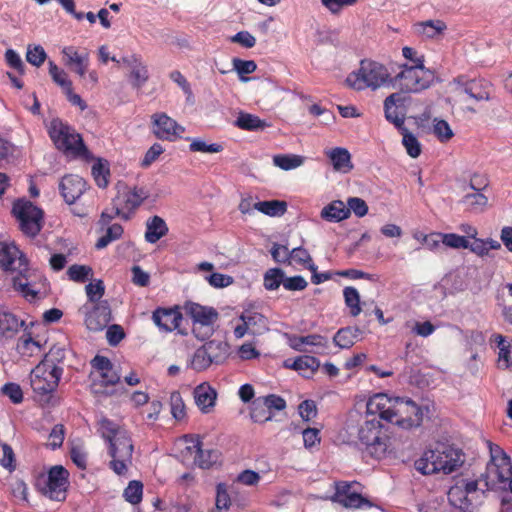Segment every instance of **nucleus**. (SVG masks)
I'll list each match as a JSON object with an SVG mask.
<instances>
[{
	"instance_id": "ea45409f",
	"label": "nucleus",
	"mask_w": 512,
	"mask_h": 512,
	"mask_svg": "<svg viewBox=\"0 0 512 512\" xmlns=\"http://www.w3.org/2000/svg\"><path fill=\"white\" fill-rule=\"evenodd\" d=\"M473 240L472 243L468 241L467 249L481 257L488 255L489 250H497L501 247L498 241L490 238L486 240L475 238Z\"/></svg>"
},
{
	"instance_id": "412c9836",
	"label": "nucleus",
	"mask_w": 512,
	"mask_h": 512,
	"mask_svg": "<svg viewBox=\"0 0 512 512\" xmlns=\"http://www.w3.org/2000/svg\"><path fill=\"white\" fill-rule=\"evenodd\" d=\"M121 62L130 69V81L134 88L140 89L149 79V71L143 63L141 55L131 54L124 56Z\"/></svg>"
},
{
	"instance_id": "bb28decb",
	"label": "nucleus",
	"mask_w": 512,
	"mask_h": 512,
	"mask_svg": "<svg viewBox=\"0 0 512 512\" xmlns=\"http://www.w3.org/2000/svg\"><path fill=\"white\" fill-rule=\"evenodd\" d=\"M24 324L14 313L0 310V339H12Z\"/></svg>"
},
{
	"instance_id": "b1692460",
	"label": "nucleus",
	"mask_w": 512,
	"mask_h": 512,
	"mask_svg": "<svg viewBox=\"0 0 512 512\" xmlns=\"http://www.w3.org/2000/svg\"><path fill=\"white\" fill-rule=\"evenodd\" d=\"M65 64L71 67L80 77H84L89 66V53L79 52L74 46H66L62 49Z\"/></svg>"
},
{
	"instance_id": "423d86ee",
	"label": "nucleus",
	"mask_w": 512,
	"mask_h": 512,
	"mask_svg": "<svg viewBox=\"0 0 512 512\" xmlns=\"http://www.w3.org/2000/svg\"><path fill=\"white\" fill-rule=\"evenodd\" d=\"M349 87L361 91L366 88L373 90L384 85H391V76L385 65L370 60H361L359 69L346 78Z\"/></svg>"
},
{
	"instance_id": "6e6d98bb",
	"label": "nucleus",
	"mask_w": 512,
	"mask_h": 512,
	"mask_svg": "<svg viewBox=\"0 0 512 512\" xmlns=\"http://www.w3.org/2000/svg\"><path fill=\"white\" fill-rule=\"evenodd\" d=\"M171 414L176 420H182L186 416L185 403L179 391L170 394Z\"/></svg>"
},
{
	"instance_id": "5701e85b",
	"label": "nucleus",
	"mask_w": 512,
	"mask_h": 512,
	"mask_svg": "<svg viewBox=\"0 0 512 512\" xmlns=\"http://www.w3.org/2000/svg\"><path fill=\"white\" fill-rule=\"evenodd\" d=\"M404 100L400 93H392L384 100L385 118L393 123L398 130L405 127V115L399 111V108L404 104Z\"/></svg>"
},
{
	"instance_id": "2f4dec72",
	"label": "nucleus",
	"mask_w": 512,
	"mask_h": 512,
	"mask_svg": "<svg viewBox=\"0 0 512 512\" xmlns=\"http://www.w3.org/2000/svg\"><path fill=\"white\" fill-rule=\"evenodd\" d=\"M17 352L23 358H31L42 354V345L31 334H23L17 341Z\"/></svg>"
},
{
	"instance_id": "5fc2aeb1",
	"label": "nucleus",
	"mask_w": 512,
	"mask_h": 512,
	"mask_svg": "<svg viewBox=\"0 0 512 512\" xmlns=\"http://www.w3.org/2000/svg\"><path fill=\"white\" fill-rule=\"evenodd\" d=\"M67 275L74 282L84 283L93 275V270L90 266L73 264L68 268Z\"/></svg>"
},
{
	"instance_id": "20e7f679",
	"label": "nucleus",
	"mask_w": 512,
	"mask_h": 512,
	"mask_svg": "<svg viewBox=\"0 0 512 512\" xmlns=\"http://www.w3.org/2000/svg\"><path fill=\"white\" fill-rule=\"evenodd\" d=\"M98 425L99 433L108 443V454L111 457L109 468L118 476H126L132 466L134 452L130 434L106 417L101 418Z\"/></svg>"
},
{
	"instance_id": "aec40b11",
	"label": "nucleus",
	"mask_w": 512,
	"mask_h": 512,
	"mask_svg": "<svg viewBox=\"0 0 512 512\" xmlns=\"http://www.w3.org/2000/svg\"><path fill=\"white\" fill-rule=\"evenodd\" d=\"M92 308L85 317V324L91 331H101L108 326L112 319L110 305L107 300L92 303Z\"/></svg>"
},
{
	"instance_id": "4468645a",
	"label": "nucleus",
	"mask_w": 512,
	"mask_h": 512,
	"mask_svg": "<svg viewBox=\"0 0 512 512\" xmlns=\"http://www.w3.org/2000/svg\"><path fill=\"white\" fill-rule=\"evenodd\" d=\"M151 118L153 133L160 140L174 142L181 138L185 131L183 126L178 124L166 113H155Z\"/></svg>"
},
{
	"instance_id": "4be33fe9",
	"label": "nucleus",
	"mask_w": 512,
	"mask_h": 512,
	"mask_svg": "<svg viewBox=\"0 0 512 512\" xmlns=\"http://www.w3.org/2000/svg\"><path fill=\"white\" fill-rule=\"evenodd\" d=\"M183 309L192 319L193 324H215L219 318V314L215 308L203 306L195 302H186Z\"/></svg>"
},
{
	"instance_id": "37998d69",
	"label": "nucleus",
	"mask_w": 512,
	"mask_h": 512,
	"mask_svg": "<svg viewBox=\"0 0 512 512\" xmlns=\"http://www.w3.org/2000/svg\"><path fill=\"white\" fill-rule=\"evenodd\" d=\"M292 264L302 266L308 270H314L315 265L310 253L303 247H296L290 251V265Z\"/></svg>"
},
{
	"instance_id": "864d4df0",
	"label": "nucleus",
	"mask_w": 512,
	"mask_h": 512,
	"mask_svg": "<svg viewBox=\"0 0 512 512\" xmlns=\"http://www.w3.org/2000/svg\"><path fill=\"white\" fill-rule=\"evenodd\" d=\"M49 74L52 80L59 85L64 92L73 87L71 80L68 78V74L63 69H60L53 61L49 62Z\"/></svg>"
},
{
	"instance_id": "58836bf2",
	"label": "nucleus",
	"mask_w": 512,
	"mask_h": 512,
	"mask_svg": "<svg viewBox=\"0 0 512 512\" xmlns=\"http://www.w3.org/2000/svg\"><path fill=\"white\" fill-rule=\"evenodd\" d=\"M67 350L59 345H53L49 351L45 354L42 362L48 364L49 366L60 369V372L63 373L65 360H66Z\"/></svg>"
},
{
	"instance_id": "393cba45",
	"label": "nucleus",
	"mask_w": 512,
	"mask_h": 512,
	"mask_svg": "<svg viewBox=\"0 0 512 512\" xmlns=\"http://www.w3.org/2000/svg\"><path fill=\"white\" fill-rule=\"evenodd\" d=\"M284 366L298 371L302 376L310 378L320 367V361L310 355L299 356L294 360L287 359Z\"/></svg>"
},
{
	"instance_id": "6e6552de",
	"label": "nucleus",
	"mask_w": 512,
	"mask_h": 512,
	"mask_svg": "<svg viewBox=\"0 0 512 512\" xmlns=\"http://www.w3.org/2000/svg\"><path fill=\"white\" fill-rule=\"evenodd\" d=\"M360 442L366 452L375 459H383L390 451L391 439L387 429L377 418L367 419L358 432Z\"/></svg>"
},
{
	"instance_id": "39448f33",
	"label": "nucleus",
	"mask_w": 512,
	"mask_h": 512,
	"mask_svg": "<svg viewBox=\"0 0 512 512\" xmlns=\"http://www.w3.org/2000/svg\"><path fill=\"white\" fill-rule=\"evenodd\" d=\"M463 454L451 445L438 444L434 449L424 451L415 461V468L423 475L437 472L449 474L463 463Z\"/></svg>"
},
{
	"instance_id": "f8f14e48",
	"label": "nucleus",
	"mask_w": 512,
	"mask_h": 512,
	"mask_svg": "<svg viewBox=\"0 0 512 512\" xmlns=\"http://www.w3.org/2000/svg\"><path fill=\"white\" fill-rule=\"evenodd\" d=\"M31 385L35 392L45 395L54 392L63 375L60 369L40 362L33 370Z\"/></svg>"
},
{
	"instance_id": "6ab92c4d",
	"label": "nucleus",
	"mask_w": 512,
	"mask_h": 512,
	"mask_svg": "<svg viewBox=\"0 0 512 512\" xmlns=\"http://www.w3.org/2000/svg\"><path fill=\"white\" fill-rule=\"evenodd\" d=\"M88 188V184L84 178L75 174L63 176L59 183L60 194L68 205L75 204L76 201L85 194Z\"/></svg>"
},
{
	"instance_id": "49530a36",
	"label": "nucleus",
	"mask_w": 512,
	"mask_h": 512,
	"mask_svg": "<svg viewBox=\"0 0 512 512\" xmlns=\"http://www.w3.org/2000/svg\"><path fill=\"white\" fill-rule=\"evenodd\" d=\"M123 497L132 505L139 504L143 498V483L139 480L130 481L123 491Z\"/></svg>"
},
{
	"instance_id": "4c0bfd02",
	"label": "nucleus",
	"mask_w": 512,
	"mask_h": 512,
	"mask_svg": "<svg viewBox=\"0 0 512 512\" xmlns=\"http://www.w3.org/2000/svg\"><path fill=\"white\" fill-rule=\"evenodd\" d=\"M240 320L247 323L253 335L261 333L267 327L266 317L258 312L245 311L240 315Z\"/></svg>"
},
{
	"instance_id": "c03bdc74",
	"label": "nucleus",
	"mask_w": 512,
	"mask_h": 512,
	"mask_svg": "<svg viewBox=\"0 0 512 512\" xmlns=\"http://www.w3.org/2000/svg\"><path fill=\"white\" fill-rule=\"evenodd\" d=\"M303 162L302 156L294 154H277L273 157L274 165L286 171L301 166Z\"/></svg>"
},
{
	"instance_id": "473e14b6",
	"label": "nucleus",
	"mask_w": 512,
	"mask_h": 512,
	"mask_svg": "<svg viewBox=\"0 0 512 512\" xmlns=\"http://www.w3.org/2000/svg\"><path fill=\"white\" fill-rule=\"evenodd\" d=\"M446 29L447 25L442 20H426L413 25L414 32L426 38H434L442 34Z\"/></svg>"
},
{
	"instance_id": "e2e57ef3",
	"label": "nucleus",
	"mask_w": 512,
	"mask_h": 512,
	"mask_svg": "<svg viewBox=\"0 0 512 512\" xmlns=\"http://www.w3.org/2000/svg\"><path fill=\"white\" fill-rule=\"evenodd\" d=\"M65 438V427L63 424H56L49 433L47 446L52 450L60 448Z\"/></svg>"
},
{
	"instance_id": "72a5a7b5",
	"label": "nucleus",
	"mask_w": 512,
	"mask_h": 512,
	"mask_svg": "<svg viewBox=\"0 0 512 512\" xmlns=\"http://www.w3.org/2000/svg\"><path fill=\"white\" fill-rule=\"evenodd\" d=\"M289 346L296 351H303L304 345L327 347L328 340L319 334H311L307 336H290L288 339Z\"/></svg>"
},
{
	"instance_id": "f257e3e1",
	"label": "nucleus",
	"mask_w": 512,
	"mask_h": 512,
	"mask_svg": "<svg viewBox=\"0 0 512 512\" xmlns=\"http://www.w3.org/2000/svg\"><path fill=\"white\" fill-rule=\"evenodd\" d=\"M491 460L485 478L459 477L448 491L449 503L461 512H474L491 489L502 488L512 477L510 457L499 447H490Z\"/></svg>"
},
{
	"instance_id": "ddd939ff",
	"label": "nucleus",
	"mask_w": 512,
	"mask_h": 512,
	"mask_svg": "<svg viewBox=\"0 0 512 512\" xmlns=\"http://www.w3.org/2000/svg\"><path fill=\"white\" fill-rule=\"evenodd\" d=\"M186 453L193 456V463L201 469H209L217 463L220 453L216 449H203L199 435H184Z\"/></svg>"
},
{
	"instance_id": "c756f323",
	"label": "nucleus",
	"mask_w": 512,
	"mask_h": 512,
	"mask_svg": "<svg viewBox=\"0 0 512 512\" xmlns=\"http://www.w3.org/2000/svg\"><path fill=\"white\" fill-rule=\"evenodd\" d=\"M320 216L328 222L337 223L350 217V209H346L343 201L334 200L323 207Z\"/></svg>"
},
{
	"instance_id": "c9c22d12",
	"label": "nucleus",
	"mask_w": 512,
	"mask_h": 512,
	"mask_svg": "<svg viewBox=\"0 0 512 512\" xmlns=\"http://www.w3.org/2000/svg\"><path fill=\"white\" fill-rule=\"evenodd\" d=\"M254 209L270 217H278L287 211V203L282 200L259 201L254 204Z\"/></svg>"
},
{
	"instance_id": "09e8293b",
	"label": "nucleus",
	"mask_w": 512,
	"mask_h": 512,
	"mask_svg": "<svg viewBox=\"0 0 512 512\" xmlns=\"http://www.w3.org/2000/svg\"><path fill=\"white\" fill-rule=\"evenodd\" d=\"M123 232H124V229H123L122 225H120L118 223L110 225L107 228L105 235L101 236L97 240V242L95 244L96 249H98V250L103 249V248L107 247L112 241L120 239L123 235Z\"/></svg>"
},
{
	"instance_id": "c85d7f7f",
	"label": "nucleus",
	"mask_w": 512,
	"mask_h": 512,
	"mask_svg": "<svg viewBox=\"0 0 512 512\" xmlns=\"http://www.w3.org/2000/svg\"><path fill=\"white\" fill-rule=\"evenodd\" d=\"M492 85L485 79H472L463 84V91L476 101L490 99Z\"/></svg>"
},
{
	"instance_id": "2eb2a0df",
	"label": "nucleus",
	"mask_w": 512,
	"mask_h": 512,
	"mask_svg": "<svg viewBox=\"0 0 512 512\" xmlns=\"http://www.w3.org/2000/svg\"><path fill=\"white\" fill-rule=\"evenodd\" d=\"M360 483L340 481L336 483L334 500L346 508H360L370 505L369 500L359 492Z\"/></svg>"
},
{
	"instance_id": "603ef678",
	"label": "nucleus",
	"mask_w": 512,
	"mask_h": 512,
	"mask_svg": "<svg viewBox=\"0 0 512 512\" xmlns=\"http://www.w3.org/2000/svg\"><path fill=\"white\" fill-rule=\"evenodd\" d=\"M236 125L241 129L254 131L263 129L266 124L258 116L248 113H241L236 120Z\"/></svg>"
},
{
	"instance_id": "052dcab7",
	"label": "nucleus",
	"mask_w": 512,
	"mask_h": 512,
	"mask_svg": "<svg viewBox=\"0 0 512 512\" xmlns=\"http://www.w3.org/2000/svg\"><path fill=\"white\" fill-rule=\"evenodd\" d=\"M433 133L441 142L449 141L454 135L448 122L443 119H434Z\"/></svg>"
},
{
	"instance_id": "680f3d73",
	"label": "nucleus",
	"mask_w": 512,
	"mask_h": 512,
	"mask_svg": "<svg viewBox=\"0 0 512 512\" xmlns=\"http://www.w3.org/2000/svg\"><path fill=\"white\" fill-rule=\"evenodd\" d=\"M442 243L453 249H467L468 239L456 233H442Z\"/></svg>"
},
{
	"instance_id": "7ed1b4c3",
	"label": "nucleus",
	"mask_w": 512,
	"mask_h": 512,
	"mask_svg": "<svg viewBox=\"0 0 512 512\" xmlns=\"http://www.w3.org/2000/svg\"><path fill=\"white\" fill-rule=\"evenodd\" d=\"M0 268L16 272L12 278L15 291L32 302L39 298L38 288L43 276L29 267L24 253L13 243L0 242Z\"/></svg>"
},
{
	"instance_id": "338daca9",
	"label": "nucleus",
	"mask_w": 512,
	"mask_h": 512,
	"mask_svg": "<svg viewBox=\"0 0 512 512\" xmlns=\"http://www.w3.org/2000/svg\"><path fill=\"white\" fill-rule=\"evenodd\" d=\"M2 394L7 396L14 404H19L23 401V391L19 384L9 382L2 386Z\"/></svg>"
},
{
	"instance_id": "13d9d810",
	"label": "nucleus",
	"mask_w": 512,
	"mask_h": 512,
	"mask_svg": "<svg viewBox=\"0 0 512 512\" xmlns=\"http://www.w3.org/2000/svg\"><path fill=\"white\" fill-rule=\"evenodd\" d=\"M189 150L191 152L219 153L223 151V146L218 143L207 144L201 138H194L191 140Z\"/></svg>"
},
{
	"instance_id": "a18cd8bd",
	"label": "nucleus",
	"mask_w": 512,
	"mask_h": 512,
	"mask_svg": "<svg viewBox=\"0 0 512 512\" xmlns=\"http://www.w3.org/2000/svg\"><path fill=\"white\" fill-rule=\"evenodd\" d=\"M402 134V144L407 154L412 158H417L421 154V144L418 139L406 128L399 130Z\"/></svg>"
},
{
	"instance_id": "7c9ffc66",
	"label": "nucleus",
	"mask_w": 512,
	"mask_h": 512,
	"mask_svg": "<svg viewBox=\"0 0 512 512\" xmlns=\"http://www.w3.org/2000/svg\"><path fill=\"white\" fill-rule=\"evenodd\" d=\"M336 171L348 173L353 169L351 155L346 148L336 147L326 152Z\"/></svg>"
},
{
	"instance_id": "cd10ccee",
	"label": "nucleus",
	"mask_w": 512,
	"mask_h": 512,
	"mask_svg": "<svg viewBox=\"0 0 512 512\" xmlns=\"http://www.w3.org/2000/svg\"><path fill=\"white\" fill-rule=\"evenodd\" d=\"M194 398L198 408L203 413H209L215 406L217 392L210 385L203 383L195 388Z\"/></svg>"
},
{
	"instance_id": "0e129e2a",
	"label": "nucleus",
	"mask_w": 512,
	"mask_h": 512,
	"mask_svg": "<svg viewBox=\"0 0 512 512\" xmlns=\"http://www.w3.org/2000/svg\"><path fill=\"white\" fill-rule=\"evenodd\" d=\"M92 175L98 187L106 188L109 181L108 177L110 175L108 167H106L103 163L98 162L92 166Z\"/></svg>"
},
{
	"instance_id": "a878e982",
	"label": "nucleus",
	"mask_w": 512,
	"mask_h": 512,
	"mask_svg": "<svg viewBox=\"0 0 512 512\" xmlns=\"http://www.w3.org/2000/svg\"><path fill=\"white\" fill-rule=\"evenodd\" d=\"M145 234L144 238L147 243L155 244L157 243L161 238L165 237L168 232L169 228L165 220L158 216L154 215L152 217H149L146 220L145 223Z\"/></svg>"
},
{
	"instance_id": "4d7b16f0",
	"label": "nucleus",
	"mask_w": 512,
	"mask_h": 512,
	"mask_svg": "<svg viewBox=\"0 0 512 512\" xmlns=\"http://www.w3.org/2000/svg\"><path fill=\"white\" fill-rule=\"evenodd\" d=\"M88 301L92 303H98L105 294V285L101 279H97L94 282H90L85 287Z\"/></svg>"
},
{
	"instance_id": "1a4fd4ad",
	"label": "nucleus",
	"mask_w": 512,
	"mask_h": 512,
	"mask_svg": "<svg viewBox=\"0 0 512 512\" xmlns=\"http://www.w3.org/2000/svg\"><path fill=\"white\" fill-rule=\"evenodd\" d=\"M12 215L19 224L20 231L29 238H35L43 228L44 212L26 198L13 202Z\"/></svg>"
},
{
	"instance_id": "f3484780",
	"label": "nucleus",
	"mask_w": 512,
	"mask_h": 512,
	"mask_svg": "<svg viewBox=\"0 0 512 512\" xmlns=\"http://www.w3.org/2000/svg\"><path fill=\"white\" fill-rule=\"evenodd\" d=\"M183 319L182 313L178 306L163 308L158 307L152 313V320L160 331L168 333L178 330L181 335H187L186 330L180 329V323Z\"/></svg>"
},
{
	"instance_id": "a211bd4d",
	"label": "nucleus",
	"mask_w": 512,
	"mask_h": 512,
	"mask_svg": "<svg viewBox=\"0 0 512 512\" xmlns=\"http://www.w3.org/2000/svg\"><path fill=\"white\" fill-rule=\"evenodd\" d=\"M93 370L98 374L99 381L94 382L93 386L109 387L114 386L120 381V374L114 368L109 358L102 355H96L90 362Z\"/></svg>"
},
{
	"instance_id": "9b49d317",
	"label": "nucleus",
	"mask_w": 512,
	"mask_h": 512,
	"mask_svg": "<svg viewBox=\"0 0 512 512\" xmlns=\"http://www.w3.org/2000/svg\"><path fill=\"white\" fill-rule=\"evenodd\" d=\"M69 486V472L62 465L52 466L48 473L36 478L35 487L45 496L55 501H64Z\"/></svg>"
},
{
	"instance_id": "f704fd0d",
	"label": "nucleus",
	"mask_w": 512,
	"mask_h": 512,
	"mask_svg": "<svg viewBox=\"0 0 512 512\" xmlns=\"http://www.w3.org/2000/svg\"><path fill=\"white\" fill-rule=\"evenodd\" d=\"M213 364H223L229 355V344L227 342L210 340L204 343Z\"/></svg>"
},
{
	"instance_id": "dca6fc26",
	"label": "nucleus",
	"mask_w": 512,
	"mask_h": 512,
	"mask_svg": "<svg viewBox=\"0 0 512 512\" xmlns=\"http://www.w3.org/2000/svg\"><path fill=\"white\" fill-rule=\"evenodd\" d=\"M147 197L148 194L143 188L134 187L132 190L124 192L114 199L115 215H118L123 220H129L131 214L135 212Z\"/></svg>"
},
{
	"instance_id": "bf43d9fd",
	"label": "nucleus",
	"mask_w": 512,
	"mask_h": 512,
	"mask_svg": "<svg viewBox=\"0 0 512 512\" xmlns=\"http://www.w3.org/2000/svg\"><path fill=\"white\" fill-rule=\"evenodd\" d=\"M47 54L41 45H29L26 60L33 66L40 67L46 60Z\"/></svg>"
},
{
	"instance_id": "79ce46f5",
	"label": "nucleus",
	"mask_w": 512,
	"mask_h": 512,
	"mask_svg": "<svg viewBox=\"0 0 512 512\" xmlns=\"http://www.w3.org/2000/svg\"><path fill=\"white\" fill-rule=\"evenodd\" d=\"M212 364V360L204 344L195 350L190 361V367L197 372L207 370Z\"/></svg>"
},
{
	"instance_id": "3c124183",
	"label": "nucleus",
	"mask_w": 512,
	"mask_h": 512,
	"mask_svg": "<svg viewBox=\"0 0 512 512\" xmlns=\"http://www.w3.org/2000/svg\"><path fill=\"white\" fill-rule=\"evenodd\" d=\"M462 202L471 211H483L488 204V198L481 192H474L466 194Z\"/></svg>"
},
{
	"instance_id": "a19ab883",
	"label": "nucleus",
	"mask_w": 512,
	"mask_h": 512,
	"mask_svg": "<svg viewBox=\"0 0 512 512\" xmlns=\"http://www.w3.org/2000/svg\"><path fill=\"white\" fill-rule=\"evenodd\" d=\"M345 305L349 308L352 317H357L361 311L360 295L356 288L348 286L343 290Z\"/></svg>"
},
{
	"instance_id": "774afa93",
	"label": "nucleus",
	"mask_w": 512,
	"mask_h": 512,
	"mask_svg": "<svg viewBox=\"0 0 512 512\" xmlns=\"http://www.w3.org/2000/svg\"><path fill=\"white\" fill-rule=\"evenodd\" d=\"M1 448L3 455L0 458V465L10 472L14 471L16 468V459L12 447L7 443H1Z\"/></svg>"
},
{
	"instance_id": "de8ad7c7",
	"label": "nucleus",
	"mask_w": 512,
	"mask_h": 512,
	"mask_svg": "<svg viewBox=\"0 0 512 512\" xmlns=\"http://www.w3.org/2000/svg\"><path fill=\"white\" fill-rule=\"evenodd\" d=\"M250 416L251 419L256 423H264L272 420L273 413H270V411L264 405L263 400L258 397L252 402Z\"/></svg>"
},
{
	"instance_id": "e433bc0d",
	"label": "nucleus",
	"mask_w": 512,
	"mask_h": 512,
	"mask_svg": "<svg viewBox=\"0 0 512 512\" xmlns=\"http://www.w3.org/2000/svg\"><path fill=\"white\" fill-rule=\"evenodd\" d=\"M359 334L360 330L358 328H341L334 335L333 342L341 349H349L355 344Z\"/></svg>"
},
{
	"instance_id": "8fccbe9b",
	"label": "nucleus",
	"mask_w": 512,
	"mask_h": 512,
	"mask_svg": "<svg viewBox=\"0 0 512 512\" xmlns=\"http://www.w3.org/2000/svg\"><path fill=\"white\" fill-rule=\"evenodd\" d=\"M285 272L280 268L268 269L264 274L263 285L266 290L273 291L283 285Z\"/></svg>"
},
{
	"instance_id": "0eeeda50",
	"label": "nucleus",
	"mask_w": 512,
	"mask_h": 512,
	"mask_svg": "<svg viewBox=\"0 0 512 512\" xmlns=\"http://www.w3.org/2000/svg\"><path fill=\"white\" fill-rule=\"evenodd\" d=\"M401 70L391 77V86L405 93H417L427 89L434 80V73L424 67V59H416L415 64H403Z\"/></svg>"
},
{
	"instance_id": "f03ea898",
	"label": "nucleus",
	"mask_w": 512,
	"mask_h": 512,
	"mask_svg": "<svg viewBox=\"0 0 512 512\" xmlns=\"http://www.w3.org/2000/svg\"><path fill=\"white\" fill-rule=\"evenodd\" d=\"M366 412L368 416H378L379 419L406 430L419 427L424 417V409L413 400L390 397L385 393L370 397Z\"/></svg>"
},
{
	"instance_id": "9d476101",
	"label": "nucleus",
	"mask_w": 512,
	"mask_h": 512,
	"mask_svg": "<svg viewBox=\"0 0 512 512\" xmlns=\"http://www.w3.org/2000/svg\"><path fill=\"white\" fill-rule=\"evenodd\" d=\"M48 135L55 147L66 154L78 156L86 151L81 135L59 118L50 121Z\"/></svg>"
},
{
	"instance_id": "69168bd1",
	"label": "nucleus",
	"mask_w": 512,
	"mask_h": 512,
	"mask_svg": "<svg viewBox=\"0 0 512 512\" xmlns=\"http://www.w3.org/2000/svg\"><path fill=\"white\" fill-rule=\"evenodd\" d=\"M290 251L287 246L274 243L270 253L276 263L290 265Z\"/></svg>"
}]
</instances>
